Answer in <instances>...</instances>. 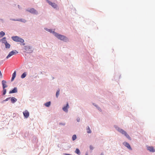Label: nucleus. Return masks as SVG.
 <instances>
[{
    "label": "nucleus",
    "mask_w": 155,
    "mask_h": 155,
    "mask_svg": "<svg viewBox=\"0 0 155 155\" xmlns=\"http://www.w3.org/2000/svg\"><path fill=\"white\" fill-rule=\"evenodd\" d=\"M43 72H42V71H41V72H40V74H44L43 73Z\"/></svg>",
    "instance_id": "nucleus-44"
},
{
    "label": "nucleus",
    "mask_w": 155,
    "mask_h": 155,
    "mask_svg": "<svg viewBox=\"0 0 155 155\" xmlns=\"http://www.w3.org/2000/svg\"><path fill=\"white\" fill-rule=\"evenodd\" d=\"M12 103L14 104L17 101V99L14 97H11V100Z\"/></svg>",
    "instance_id": "nucleus-15"
},
{
    "label": "nucleus",
    "mask_w": 155,
    "mask_h": 155,
    "mask_svg": "<svg viewBox=\"0 0 155 155\" xmlns=\"http://www.w3.org/2000/svg\"><path fill=\"white\" fill-rule=\"evenodd\" d=\"M93 105L95 107H96V108L99 111L101 112L102 111V110L100 107L98 106L97 104H96L95 103H93Z\"/></svg>",
    "instance_id": "nucleus-17"
},
{
    "label": "nucleus",
    "mask_w": 155,
    "mask_h": 155,
    "mask_svg": "<svg viewBox=\"0 0 155 155\" xmlns=\"http://www.w3.org/2000/svg\"><path fill=\"white\" fill-rule=\"evenodd\" d=\"M123 144L129 150H132L130 144L128 143H127V142H124Z\"/></svg>",
    "instance_id": "nucleus-7"
},
{
    "label": "nucleus",
    "mask_w": 155,
    "mask_h": 155,
    "mask_svg": "<svg viewBox=\"0 0 155 155\" xmlns=\"http://www.w3.org/2000/svg\"><path fill=\"white\" fill-rule=\"evenodd\" d=\"M89 148L92 151L93 150L94 147L91 145L89 146Z\"/></svg>",
    "instance_id": "nucleus-33"
},
{
    "label": "nucleus",
    "mask_w": 155,
    "mask_h": 155,
    "mask_svg": "<svg viewBox=\"0 0 155 155\" xmlns=\"http://www.w3.org/2000/svg\"><path fill=\"white\" fill-rule=\"evenodd\" d=\"M64 155H72L70 154H68V153H64Z\"/></svg>",
    "instance_id": "nucleus-40"
},
{
    "label": "nucleus",
    "mask_w": 155,
    "mask_h": 155,
    "mask_svg": "<svg viewBox=\"0 0 155 155\" xmlns=\"http://www.w3.org/2000/svg\"><path fill=\"white\" fill-rule=\"evenodd\" d=\"M18 42H20L21 43V45H25V43H24V40L22 38H20L19 41H18Z\"/></svg>",
    "instance_id": "nucleus-18"
},
{
    "label": "nucleus",
    "mask_w": 155,
    "mask_h": 155,
    "mask_svg": "<svg viewBox=\"0 0 155 155\" xmlns=\"http://www.w3.org/2000/svg\"><path fill=\"white\" fill-rule=\"evenodd\" d=\"M51 102L50 101L46 102L44 104L45 106L46 107H49L51 105Z\"/></svg>",
    "instance_id": "nucleus-19"
},
{
    "label": "nucleus",
    "mask_w": 155,
    "mask_h": 155,
    "mask_svg": "<svg viewBox=\"0 0 155 155\" xmlns=\"http://www.w3.org/2000/svg\"><path fill=\"white\" fill-rule=\"evenodd\" d=\"M6 38L5 37H3L2 39H0V42H2V43L5 44L7 43V41L6 40Z\"/></svg>",
    "instance_id": "nucleus-14"
},
{
    "label": "nucleus",
    "mask_w": 155,
    "mask_h": 155,
    "mask_svg": "<svg viewBox=\"0 0 155 155\" xmlns=\"http://www.w3.org/2000/svg\"><path fill=\"white\" fill-rule=\"evenodd\" d=\"M100 155H103V154L102 153H101Z\"/></svg>",
    "instance_id": "nucleus-46"
},
{
    "label": "nucleus",
    "mask_w": 155,
    "mask_h": 155,
    "mask_svg": "<svg viewBox=\"0 0 155 155\" xmlns=\"http://www.w3.org/2000/svg\"><path fill=\"white\" fill-rule=\"evenodd\" d=\"M16 71H14V73L12 74V77L15 78L16 77Z\"/></svg>",
    "instance_id": "nucleus-31"
},
{
    "label": "nucleus",
    "mask_w": 155,
    "mask_h": 155,
    "mask_svg": "<svg viewBox=\"0 0 155 155\" xmlns=\"http://www.w3.org/2000/svg\"><path fill=\"white\" fill-rule=\"evenodd\" d=\"M46 2H48V4L51 5L54 8H56L57 5L54 2H52L49 0H46Z\"/></svg>",
    "instance_id": "nucleus-6"
},
{
    "label": "nucleus",
    "mask_w": 155,
    "mask_h": 155,
    "mask_svg": "<svg viewBox=\"0 0 155 155\" xmlns=\"http://www.w3.org/2000/svg\"><path fill=\"white\" fill-rule=\"evenodd\" d=\"M5 47L6 48L9 49L11 45L8 42L6 43L5 44Z\"/></svg>",
    "instance_id": "nucleus-23"
},
{
    "label": "nucleus",
    "mask_w": 155,
    "mask_h": 155,
    "mask_svg": "<svg viewBox=\"0 0 155 155\" xmlns=\"http://www.w3.org/2000/svg\"><path fill=\"white\" fill-rule=\"evenodd\" d=\"M124 135L125 137L127 138L129 140H131V138L129 136V135L126 132L124 134Z\"/></svg>",
    "instance_id": "nucleus-20"
},
{
    "label": "nucleus",
    "mask_w": 155,
    "mask_h": 155,
    "mask_svg": "<svg viewBox=\"0 0 155 155\" xmlns=\"http://www.w3.org/2000/svg\"><path fill=\"white\" fill-rule=\"evenodd\" d=\"M80 118L79 117H78V118H77V122H79L80 121Z\"/></svg>",
    "instance_id": "nucleus-37"
},
{
    "label": "nucleus",
    "mask_w": 155,
    "mask_h": 155,
    "mask_svg": "<svg viewBox=\"0 0 155 155\" xmlns=\"http://www.w3.org/2000/svg\"><path fill=\"white\" fill-rule=\"evenodd\" d=\"M18 8L19 9H21V6H20L19 5H18Z\"/></svg>",
    "instance_id": "nucleus-42"
},
{
    "label": "nucleus",
    "mask_w": 155,
    "mask_h": 155,
    "mask_svg": "<svg viewBox=\"0 0 155 155\" xmlns=\"http://www.w3.org/2000/svg\"><path fill=\"white\" fill-rule=\"evenodd\" d=\"M7 90L5 88H3L2 93V96L5 95L6 93Z\"/></svg>",
    "instance_id": "nucleus-24"
},
{
    "label": "nucleus",
    "mask_w": 155,
    "mask_h": 155,
    "mask_svg": "<svg viewBox=\"0 0 155 155\" xmlns=\"http://www.w3.org/2000/svg\"><path fill=\"white\" fill-rule=\"evenodd\" d=\"M60 93V89H58L56 92V97L57 98H58L59 95Z\"/></svg>",
    "instance_id": "nucleus-27"
},
{
    "label": "nucleus",
    "mask_w": 155,
    "mask_h": 155,
    "mask_svg": "<svg viewBox=\"0 0 155 155\" xmlns=\"http://www.w3.org/2000/svg\"><path fill=\"white\" fill-rule=\"evenodd\" d=\"M72 140L73 141L75 140L77 138V136L76 135L74 134L72 136Z\"/></svg>",
    "instance_id": "nucleus-30"
},
{
    "label": "nucleus",
    "mask_w": 155,
    "mask_h": 155,
    "mask_svg": "<svg viewBox=\"0 0 155 155\" xmlns=\"http://www.w3.org/2000/svg\"><path fill=\"white\" fill-rule=\"evenodd\" d=\"M55 36L58 39L63 41L64 42H67L69 41V39L67 37L64 35L59 34L57 32L55 33Z\"/></svg>",
    "instance_id": "nucleus-1"
},
{
    "label": "nucleus",
    "mask_w": 155,
    "mask_h": 155,
    "mask_svg": "<svg viewBox=\"0 0 155 155\" xmlns=\"http://www.w3.org/2000/svg\"><path fill=\"white\" fill-rule=\"evenodd\" d=\"M15 78L12 77L11 79V81H12L15 79Z\"/></svg>",
    "instance_id": "nucleus-38"
},
{
    "label": "nucleus",
    "mask_w": 155,
    "mask_h": 155,
    "mask_svg": "<svg viewBox=\"0 0 155 155\" xmlns=\"http://www.w3.org/2000/svg\"><path fill=\"white\" fill-rule=\"evenodd\" d=\"M11 38L14 41L18 42L20 37L18 36H12Z\"/></svg>",
    "instance_id": "nucleus-12"
},
{
    "label": "nucleus",
    "mask_w": 155,
    "mask_h": 155,
    "mask_svg": "<svg viewBox=\"0 0 155 155\" xmlns=\"http://www.w3.org/2000/svg\"><path fill=\"white\" fill-rule=\"evenodd\" d=\"M85 155H88V153L87 152H86Z\"/></svg>",
    "instance_id": "nucleus-43"
},
{
    "label": "nucleus",
    "mask_w": 155,
    "mask_h": 155,
    "mask_svg": "<svg viewBox=\"0 0 155 155\" xmlns=\"http://www.w3.org/2000/svg\"><path fill=\"white\" fill-rule=\"evenodd\" d=\"M27 75V73L26 72H24L21 75V78H25Z\"/></svg>",
    "instance_id": "nucleus-21"
},
{
    "label": "nucleus",
    "mask_w": 155,
    "mask_h": 155,
    "mask_svg": "<svg viewBox=\"0 0 155 155\" xmlns=\"http://www.w3.org/2000/svg\"><path fill=\"white\" fill-rule=\"evenodd\" d=\"M1 77L2 78V75L1 72V71L0 70V77Z\"/></svg>",
    "instance_id": "nucleus-39"
},
{
    "label": "nucleus",
    "mask_w": 155,
    "mask_h": 155,
    "mask_svg": "<svg viewBox=\"0 0 155 155\" xmlns=\"http://www.w3.org/2000/svg\"><path fill=\"white\" fill-rule=\"evenodd\" d=\"M10 20L15 21H18V19H14L12 18H10Z\"/></svg>",
    "instance_id": "nucleus-32"
},
{
    "label": "nucleus",
    "mask_w": 155,
    "mask_h": 155,
    "mask_svg": "<svg viewBox=\"0 0 155 155\" xmlns=\"http://www.w3.org/2000/svg\"><path fill=\"white\" fill-rule=\"evenodd\" d=\"M45 29L47 31H48L51 33H52L54 36L55 35V33H57L54 31H53L52 29H49L47 28H45Z\"/></svg>",
    "instance_id": "nucleus-9"
},
{
    "label": "nucleus",
    "mask_w": 155,
    "mask_h": 155,
    "mask_svg": "<svg viewBox=\"0 0 155 155\" xmlns=\"http://www.w3.org/2000/svg\"><path fill=\"white\" fill-rule=\"evenodd\" d=\"M59 124L60 125L64 126L65 125V123H59Z\"/></svg>",
    "instance_id": "nucleus-34"
},
{
    "label": "nucleus",
    "mask_w": 155,
    "mask_h": 155,
    "mask_svg": "<svg viewBox=\"0 0 155 155\" xmlns=\"http://www.w3.org/2000/svg\"><path fill=\"white\" fill-rule=\"evenodd\" d=\"M5 35V32L2 31L0 32V38H1L4 36Z\"/></svg>",
    "instance_id": "nucleus-25"
},
{
    "label": "nucleus",
    "mask_w": 155,
    "mask_h": 155,
    "mask_svg": "<svg viewBox=\"0 0 155 155\" xmlns=\"http://www.w3.org/2000/svg\"><path fill=\"white\" fill-rule=\"evenodd\" d=\"M18 21L25 23L26 22V20L23 18H19L18 19Z\"/></svg>",
    "instance_id": "nucleus-22"
},
{
    "label": "nucleus",
    "mask_w": 155,
    "mask_h": 155,
    "mask_svg": "<svg viewBox=\"0 0 155 155\" xmlns=\"http://www.w3.org/2000/svg\"><path fill=\"white\" fill-rule=\"evenodd\" d=\"M11 97L7 98H6L5 99V101H7L10 99L11 100Z\"/></svg>",
    "instance_id": "nucleus-35"
},
{
    "label": "nucleus",
    "mask_w": 155,
    "mask_h": 155,
    "mask_svg": "<svg viewBox=\"0 0 155 155\" xmlns=\"http://www.w3.org/2000/svg\"><path fill=\"white\" fill-rule=\"evenodd\" d=\"M23 115L25 117L27 118L29 115V113L28 111L26 110L24 112H23Z\"/></svg>",
    "instance_id": "nucleus-13"
},
{
    "label": "nucleus",
    "mask_w": 155,
    "mask_h": 155,
    "mask_svg": "<svg viewBox=\"0 0 155 155\" xmlns=\"http://www.w3.org/2000/svg\"><path fill=\"white\" fill-rule=\"evenodd\" d=\"M69 107V104L68 103H67L66 106H64L63 108V110L66 112H67L68 111V109Z\"/></svg>",
    "instance_id": "nucleus-8"
},
{
    "label": "nucleus",
    "mask_w": 155,
    "mask_h": 155,
    "mask_svg": "<svg viewBox=\"0 0 155 155\" xmlns=\"http://www.w3.org/2000/svg\"><path fill=\"white\" fill-rule=\"evenodd\" d=\"M87 132L88 133H91V130L90 129V127H89V126H88L87 127Z\"/></svg>",
    "instance_id": "nucleus-29"
},
{
    "label": "nucleus",
    "mask_w": 155,
    "mask_h": 155,
    "mask_svg": "<svg viewBox=\"0 0 155 155\" xmlns=\"http://www.w3.org/2000/svg\"><path fill=\"white\" fill-rule=\"evenodd\" d=\"M75 152L77 153V154L80 155L81 154L78 148H76L75 151Z\"/></svg>",
    "instance_id": "nucleus-26"
},
{
    "label": "nucleus",
    "mask_w": 155,
    "mask_h": 155,
    "mask_svg": "<svg viewBox=\"0 0 155 155\" xmlns=\"http://www.w3.org/2000/svg\"><path fill=\"white\" fill-rule=\"evenodd\" d=\"M18 90L16 87H14L12 90H10L9 92V94L16 93L17 92Z\"/></svg>",
    "instance_id": "nucleus-11"
},
{
    "label": "nucleus",
    "mask_w": 155,
    "mask_h": 155,
    "mask_svg": "<svg viewBox=\"0 0 155 155\" xmlns=\"http://www.w3.org/2000/svg\"><path fill=\"white\" fill-rule=\"evenodd\" d=\"M100 101H101V102L104 103V102L102 101V100H100Z\"/></svg>",
    "instance_id": "nucleus-45"
},
{
    "label": "nucleus",
    "mask_w": 155,
    "mask_h": 155,
    "mask_svg": "<svg viewBox=\"0 0 155 155\" xmlns=\"http://www.w3.org/2000/svg\"><path fill=\"white\" fill-rule=\"evenodd\" d=\"M24 49L27 53H31L33 51L34 48L31 46L26 45L24 46Z\"/></svg>",
    "instance_id": "nucleus-2"
},
{
    "label": "nucleus",
    "mask_w": 155,
    "mask_h": 155,
    "mask_svg": "<svg viewBox=\"0 0 155 155\" xmlns=\"http://www.w3.org/2000/svg\"><path fill=\"white\" fill-rule=\"evenodd\" d=\"M147 150L151 152H154L155 151V150L153 147H147Z\"/></svg>",
    "instance_id": "nucleus-16"
},
{
    "label": "nucleus",
    "mask_w": 155,
    "mask_h": 155,
    "mask_svg": "<svg viewBox=\"0 0 155 155\" xmlns=\"http://www.w3.org/2000/svg\"><path fill=\"white\" fill-rule=\"evenodd\" d=\"M0 21L2 22L3 23L4 22V20L3 19L0 18Z\"/></svg>",
    "instance_id": "nucleus-36"
},
{
    "label": "nucleus",
    "mask_w": 155,
    "mask_h": 155,
    "mask_svg": "<svg viewBox=\"0 0 155 155\" xmlns=\"http://www.w3.org/2000/svg\"><path fill=\"white\" fill-rule=\"evenodd\" d=\"M6 101H5V100H3L2 102V104H3Z\"/></svg>",
    "instance_id": "nucleus-41"
},
{
    "label": "nucleus",
    "mask_w": 155,
    "mask_h": 155,
    "mask_svg": "<svg viewBox=\"0 0 155 155\" xmlns=\"http://www.w3.org/2000/svg\"><path fill=\"white\" fill-rule=\"evenodd\" d=\"M26 11L33 14L38 15V12L33 8H28L26 10Z\"/></svg>",
    "instance_id": "nucleus-3"
},
{
    "label": "nucleus",
    "mask_w": 155,
    "mask_h": 155,
    "mask_svg": "<svg viewBox=\"0 0 155 155\" xmlns=\"http://www.w3.org/2000/svg\"><path fill=\"white\" fill-rule=\"evenodd\" d=\"M18 53V52L16 50H13L10 51L6 58V59H8L13 55L15 54Z\"/></svg>",
    "instance_id": "nucleus-5"
},
{
    "label": "nucleus",
    "mask_w": 155,
    "mask_h": 155,
    "mask_svg": "<svg viewBox=\"0 0 155 155\" xmlns=\"http://www.w3.org/2000/svg\"><path fill=\"white\" fill-rule=\"evenodd\" d=\"M28 134V132H27L26 131L24 133V134L22 135V136L23 137H27Z\"/></svg>",
    "instance_id": "nucleus-28"
},
{
    "label": "nucleus",
    "mask_w": 155,
    "mask_h": 155,
    "mask_svg": "<svg viewBox=\"0 0 155 155\" xmlns=\"http://www.w3.org/2000/svg\"><path fill=\"white\" fill-rule=\"evenodd\" d=\"M52 78H53V79H54V77H52Z\"/></svg>",
    "instance_id": "nucleus-47"
},
{
    "label": "nucleus",
    "mask_w": 155,
    "mask_h": 155,
    "mask_svg": "<svg viewBox=\"0 0 155 155\" xmlns=\"http://www.w3.org/2000/svg\"><path fill=\"white\" fill-rule=\"evenodd\" d=\"M6 81L4 80L2 81V84L3 88H5L8 87V85L6 84Z\"/></svg>",
    "instance_id": "nucleus-10"
},
{
    "label": "nucleus",
    "mask_w": 155,
    "mask_h": 155,
    "mask_svg": "<svg viewBox=\"0 0 155 155\" xmlns=\"http://www.w3.org/2000/svg\"><path fill=\"white\" fill-rule=\"evenodd\" d=\"M114 127L117 130L123 135H124V134L127 132L126 131L120 128L117 125H114Z\"/></svg>",
    "instance_id": "nucleus-4"
}]
</instances>
